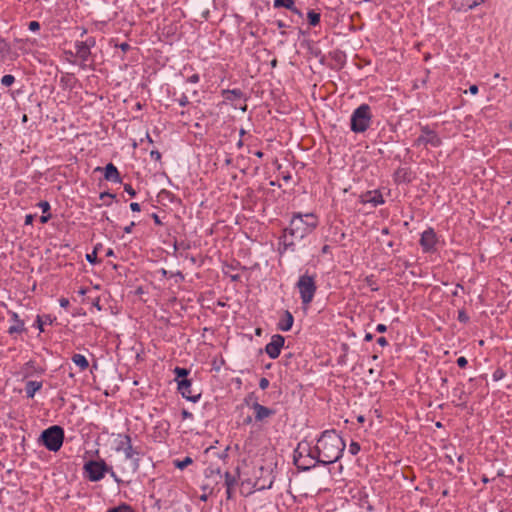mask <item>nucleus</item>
Listing matches in <instances>:
<instances>
[{
	"instance_id": "nucleus-1",
	"label": "nucleus",
	"mask_w": 512,
	"mask_h": 512,
	"mask_svg": "<svg viewBox=\"0 0 512 512\" xmlns=\"http://www.w3.org/2000/svg\"><path fill=\"white\" fill-rule=\"evenodd\" d=\"M318 226V218L313 213H295L290 220V224L283 230L280 237L279 252L295 251V244L304 237L312 233Z\"/></svg>"
},
{
	"instance_id": "nucleus-2",
	"label": "nucleus",
	"mask_w": 512,
	"mask_h": 512,
	"mask_svg": "<svg viewBox=\"0 0 512 512\" xmlns=\"http://www.w3.org/2000/svg\"><path fill=\"white\" fill-rule=\"evenodd\" d=\"M345 446L344 440L335 430H325L315 446L317 462L323 465L335 463L341 458Z\"/></svg>"
},
{
	"instance_id": "nucleus-3",
	"label": "nucleus",
	"mask_w": 512,
	"mask_h": 512,
	"mask_svg": "<svg viewBox=\"0 0 512 512\" xmlns=\"http://www.w3.org/2000/svg\"><path fill=\"white\" fill-rule=\"evenodd\" d=\"M115 450L123 452L125 458L131 460L132 473H136L140 468L141 458L145 455V451L140 445H133L129 434H118Z\"/></svg>"
},
{
	"instance_id": "nucleus-4",
	"label": "nucleus",
	"mask_w": 512,
	"mask_h": 512,
	"mask_svg": "<svg viewBox=\"0 0 512 512\" xmlns=\"http://www.w3.org/2000/svg\"><path fill=\"white\" fill-rule=\"evenodd\" d=\"M293 462L302 471L314 468L316 464H319L315 447L312 448L307 441L299 442L293 453Z\"/></svg>"
},
{
	"instance_id": "nucleus-5",
	"label": "nucleus",
	"mask_w": 512,
	"mask_h": 512,
	"mask_svg": "<svg viewBox=\"0 0 512 512\" xmlns=\"http://www.w3.org/2000/svg\"><path fill=\"white\" fill-rule=\"evenodd\" d=\"M371 122L372 114L370 106L368 104H361L351 115V131L354 133H364L369 129Z\"/></svg>"
},
{
	"instance_id": "nucleus-6",
	"label": "nucleus",
	"mask_w": 512,
	"mask_h": 512,
	"mask_svg": "<svg viewBox=\"0 0 512 512\" xmlns=\"http://www.w3.org/2000/svg\"><path fill=\"white\" fill-rule=\"evenodd\" d=\"M64 429L61 426L53 425L45 429L40 437L41 442L49 451L57 452L63 445Z\"/></svg>"
},
{
	"instance_id": "nucleus-7",
	"label": "nucleus",
	"mask_w": 512,
	"mask_h": 512,
	"mask_svg": "<svg viewBox=\"0 0 512 512\" xmlns=\"http://www.w3.org/2000/svg\"><path fill=\"white\" fill-rule=\"evenodd\" d=\"M296 287L298 288L302 304L305 306L309 305L313 301L317 290L315 276L308 275L307 273L301 275Z\"/></svg>"
},
{
	"instance_id": "nucleus-8",
	"label": "nucleus",
	"mask_w": 512,
	"mask_h": 512,
	"mask_svg": "<svg viewBox=\"0 0 512 512\" xmlns=\"http://www.w3.org/2000/svg\"><path fill=\"white\" fill-rule=\"evenodd\" d=\"M84 470L87 477L92 482H98L104 478L105 473L110 470V466L104 460H90L85 463Z\"/></svg>"
},
{
	"instance_id": "nucleus-9",
	"label": "nucleus",
	"mask_w": 512,
	"mask_h": 512,
	"mask_svg": "<svg viewBox=\"0 0 512 512\" xmlns=\"http://www.w3.org/2000/svg\"><path fill=\"white\" fill-rule=\"evenodd\" d=\"M421 134L414 141V147L428 146L437 148L442 145V139L436 131L432 130L428 125L421 126Z\"/></svg>"
},
{
	"instance_id": "nucleus-10",
	"label": "nucleus",
	"mask_w": 512,
	"mask_h": 512,
	"mask_svg": "<svg viewBox=\"0 0 512 512\" xmlns=\"http://www.w3.org/2000/svg\"><path fill=\"white\" fill-rule=\"evenodd\" d=\"M285 343V338L280 334L271 337V341L265 346V352L271 359H276L281 353Z\"/></svg>"
},
{
	"instance_id": "nucleus-11",
	"label": "nucleus",
	"mask_w": 512,
	"mask_h": 512,
	"mask_svg": "<svg viewBox=\"0 0 512 512\" xmlns=\"http://www.w3.org/2000/svg\"><path fill=\"white\" fill-rule=\"evenodd\" d=\"M260 472H261V476L255 480L253 487L255 488V490H259V491L265 490V489H270L273 485L274 478H275L272 475V471L269 469H265L264 467H261Z\"/></svg>"
},
{
	"instance_id": "nucleus-12",
	"label": "nucleus",
	"mask_w": 512,
	"mask_h": 512,
	"mask_svg": "<svg viewBox=\"0 0 512 512\" xmlns=\"http://www.w3.org/2000/svg\"><path fill=\"white\" fill-rule=\"evenodd\" d=\"M192 382L190 379H181L178 380V391L179 393L191 402H197L201 396L200 393H193L192 391Z\"/></svg>"
},
{
	"instance_id": "nucleus-13",
	"label": "nucleus",
	"mask_w": 512,
	"mask_h": 512,
	"mask_svg": "<svg viewBox=\"0 0 512 512\" xmlns=\"http://www.w3.org/2000/svg\"><path fill=\"white\" fill-rule=\"evenodd\" d=\"M436 244V234L432 228L425 230L420 239V245L424 252L432 251Z\"/></svg>"
},
{
	"instance_id": "nucleus-14",
	"label": "nucleus",
	"mask_w": 512,
	"mask_h": 512,
	"mask_svg": "<svg viewBox=\"0 0 512 512\" xmlns=\"http://www.w3.org/2000/svg\"><path fill=\"white\" fill-rule=\"evenodd\" d=\"M359 201L362 204L370 203L374 207L381 205L384 203V199L380 191L374 190V191H367L360 195Z\"/></svg>"
},
{
	"instance_id": "nucleus-15",
	"label": "nucleus",
	"mask_w": 512,
	"mask_h": 512,
	"mask_svg": "<svg viewBox=\"0 0 512 512\" xmlns=\"http://www.w3.org/2000/svg\"><path fill=\"white\" fill-rule=\"evenodd\" d=\"M251 408L254 410L256 422H262L276 413L274 409L263 406L257 401L252 403Z\"/></svg>"
},
{
	"instance_id": "nucleus-16",
	"label": "nucleus",
	"mask_w": 512,
	"mask_h": 512,
	"mask_svg": "<svg viewBox=\"0 0 512 512\" xmlns=\"http://www.w3.org/2000/svg\"><path fill=\"white\" fill-rule=\"evenodd\" d=\"M95 44L94 39L76 43V55L83 61H87L91 52L90 47Z\"/></svg>"
},
{
	"instance_id": "nucleus-17",
	"label": "nucleus",
	"mask_w": 512,
	"mask_h": 512,
	"mask_svg": "<svg viewBox=\"0 0 512 512\" xmlns=\"http://www.w3.org/2000/svg\"><path fill=\"white\" fill-rule=\"evenodd\" d=\"M104 178L107 181L121 183L122 179L117 167L113 163H108L104 168Z\"/></svg>"
},
{
	"instance_id": "nucleus-18",
	"label": "nucleus",
	"mask_w": 512,
	"mask_h": 512,
	"mask_svg": "<svg viewBox=\"0 0 512 512\" xmlns=\"http://www.w3.org/2000/svg\"><path fill=\"white\" fill-rule=\"evenodd\" d=\"M293 322H294L293 315L290 313V311L285 310V311H283L282 317L277 324V328L280 331H284V332L289 331L292 328Z\"/></svg>"
},
{
	"instance_id": "nucleus-19",
	"label": "nucleus",
	"mask_w": 512,
	"mask_h": 512,
	"mask_svg": "<svg viewBox=\"0 0 512 512\" xmlns=\"http://www.w3.org/2000/svg\"><path fill=\"white\" fill-rule=\"evenodd\" d=\"M485 0H454V8L460 11H468L483 3Z\"/></svg>"
},
{
	"instance_id": "nucleus-20",
	"label": "nucleus",
	"mask_w": 512,
	"mask_h": 512,
	"mask_svg": "<svg viewBox=\"0 0 512 512\" xmlns=\"http://www.w3.org/2000/svg\"><path fill=\"white\" fill-rule=\"evenodd\" d=\"M274 8L284 7L299 17H303V13L295 6V0H274Z\"/></svg>"
},
{
	"instance_id": "nucleus-21",
	"label": "nucleus",
	"mask_w": 512,
	"mask_h": 512,
	"mask_svg": "<svg viewBox=\"0 0 512 512\" xmlns=\"http://www.w3.org/2000/svg\"><path fill=\"white\" fill-rule=\"evenodd\" d=\"M225 487H226V497L228 500L233 498V490L235 485L237 484L236 476L232 475L230 472H226L225 475Z\"/></svg>"
},
{
	"instance_id": "nucleus-22",
	"label": "nucleus",
	"mask_w": 512,
	"mask_h": 512,
	"mask_svg": "<svg viewBox=\"0 0 512 512\" xmlns=\"http://www.w3.org/2000/svg\"><path fill=\"white\" fill-rule=\"evenodd\" d=\"M395 182L409 183L411 182V171L408 168H398L394 174Z\"/></svg>"
},
{
	"instance_id": "nucleus-23",
	"label": "nucleus",
	"mask_w": 512,
	"mask_h": 512,
	"mask_svg": "<svg viewBox=\"0 0 512 512\" xmlns=\"http://www.w3.org/2000/svg\"><path fill=\"white\" fill-rule=\"evenodd\" d=\"M42 388L41 381L30 380L25 385V393L27 398H33L35 393Z\"/></svg>"
},
{
	"instance_id": "nucleus-24",
	"label": "nucleus",
	"mask_w": 512,
	"mask_h": 512,
	"mask_svg": "<svg viewBox=\"0 0 512 512\" xmlns=\"http://www.w3.org/2000/svg\"><path fill=\"white\" fill-rule=\"evenodd\" d=\"M12 319L14 320V325L10 326L9 329H8V333L9 334H14V333H21L24 331V321H22L21 319H19V316L17 313H13L12 314Z\"/></svg>"
},
{
	"instance_id": "nucleus-25",
	"label": "nucleus",
	"mask_w": 512,
	"mask_h": 512,
	"mask_svg": "<svg viewBox=\"0 0 512 512\" xmlns=\"http://www.w3.org/2000/svg\"><path fill=\"white\" fill-rule=\"evenodd\" d=\"M222 96L225 100L233 101L244 97V93L240 89H225L222 90Z\"/></svg>"
},
{
	"instance_id": "nucleus-26",
	"label": "nucleus",
	"mask_w": 512,
	"mask_h": 512,
	"mask_svg": "<svg viewBox=\"0 0 512 512\" xmlns=\"http://www.w3.org/2000/svg\"><path fill=\"white\" fill-rule=\"evenodd\" d=\"M71 359L79 367L80 371H85L89 367L88 360L82 354H74Z\"/></svg>"
},
{
	"instance_id": "nucleus-27",
	"label": "nucleus",
	"mask_w": 512,
	"mask_h": 512,
	"mask_svg": "<svg viewBox=\"0 0 512 512\" xmlns=\"http://www.w3.org/2000/svg\"><path fill=\"white\" fill-rule=\"evenodd\" d=\"M11 52V47L4 39H0V61H4Z\"/></svg>"
},
{
	"instance_id": "nucleus-28",
	"label": "nucleus",
	"mask_w": 512,
	"mask_h": 512,
	"mask_svg": "<svg viewBox=\"0 0 512 512\" xmlns=\"http://www.w3.org/2000/svg\"><path fill=\"white\" fill-rule=\"evenodd\" d=\"M308 23L311 26H317L320 23V13L310 10L307 13Z\"/></svg>"
},
{
	"instance_id": "nucleus-29",
	"label": "nucleus",
	"mask_w": 512,
	"mask_h": 512,
	"mask_svg": "<svg viewBox=\"0 0 512 512\" xmlns=\"http://www.w3.org/2000/svg\"><path fill=\"white\" fill-rule=\"evenodd\" d=\"M174 374L176 375L175 381L178 382V380L181 379H188L187 376L190 374V370L182 367H175Z\"/></svg>"
},
{
	"instance_id": "nucleus-30",
	"label": "nucleus",
	"mask_w": 512,
	"mask_h": 512,
	"mask_svg": "<svg viewBox=\"0 0 512 512\" xmlns=\"http://www.w3.org/2000/svg\"><path fill=\"white\" fill-rule=\"evenodd\" d=\"M193 463V459L189 456L185 457L183 460H174L173 464L176 468L183 470L187 466Z\"/></svg>"
},
{
	"instance_id": "nucleus-31",
	"label": "nucleus",
	"mask_w": 512,
	"mask_h": 512,
	"mask_svg": "<svg viewBox=\"0 0 512 512\" xmlns=\"http://www.w3.org/2000/svg\"><path fill=\"white\" fill-rule=\"evenodd\" d=\"M106 512H134V510L127 504H121L117 507L108 509Z\"/></svg>"
},
{
	"instance_id": "nucleus-32",
	"label": "nucleus",
	"mask_w": 512,
	"mask_h": 512,
	"mask_svg": "<svg viewBox=\"0 0 512 512\" xmlns=\"http://www.w3.org/2000/svg\"><path fill=\"white\" fill-rule=\"evenodd\" d=\"M365 283L371 288V291L379 290V286H378L376 280L374 279L373 275L367 276L365 278Z\"/></svg>"
},
{
	"instance_id": "nucleus-33",
	"label": "nucleus",
	"mask_w": 512,
	"mask_h": 512,
	"mask_svg": "<svg viewBox=\"0 0 512 512\" xmlns=\"http://www.w3.org/2000/svg\"><path fill=\"white\" fill-rule=\"evenodd\" d=\"M191 248V245L189 242L187 241H180V242H177L175 241L174 242V249L175 250H189Z\"/></svg>"
},
{
	"instance_id": "nucleus-34",
	"label": "nucleus",
	"mask_w": 512,
	"mask_h": 512,
	"mask_svg": "<svg viewBox=\"0 0 512 512\" xmlns=\"http://www.w3.org/2000/svg\"><path fill=\"white\" fill-rule=\"evenodd\" d=\"M15 82V77L11 74L4 75L1 79V83L4 86H11Z\"/></svg>"
},
{
	"instance_id": "nucleus-35",
	"label": "nucleus",
	"mask_w": 512,
	"mask_h": 512,
	"mask_svg": "<svg viewBox=\"0 0 512 512\" xmlns=\"http://www.w3.org/2000/svg\"><path fill=\"white\" fill-rule=\"evenodd\" d=\"M86 260L91 264L97 263V247L93 250L92 253L86 255Z\"/></svg>"
},
{
	"instance_id": "nucleus-36",
	"label": "nucleus",
	"mask_w": 512,
	"mask_h": 512,
	"mask_svg": "<svg viewBox=\"0 0 512 512\" xmlns=\"http://www.w3.org/2000/svg\"><path fill=\"white\" fill-rule=\"evenodd\" d=\"M359 451H360L359 443L352 441L351 444L349 445V452L352 455H356V454H358Z\"/></svg>"
},
{
	"instance_id": "nucleus-37",
	"label": "nucleus",
	"mask_w": 512,
	"mask_h": 512,
	"mask_svg": "<svg viewBox=\"0 0 512 512\" xmlns=\"http://www.w3.org/2000/svg\"><path fill=\"white\" fill-rule=\"evenodd\" d=\"M38 206L41 208L43 214L48 213L50 210V204L47 201L39 202Z\"/></svg>"
},
{
	"instance_id": "nucleus-38",
	"label": "nucleus",
	"mask_w": 512,
	"mask_h": 512,
	"mask_svg": "<svg viewBox=\"0 0 512 512\" xmlns=\"http://www.w3.org/2000/svg\"><path fill=\"white\" fill-rule=\"evenodd\" d=\"M504 376H505V372L500 368L495 370V372L493 373V379L495 381L501 380Z\"/></svg>"
},
{
	"instance_id": "nucleus-39",
	"label": "nucleus",
	"mask_w": 512,
	"mask_h": 512,
	"mask_svg": "<svg viewBox=\"0 0 512 512\" xmlns=\"http://www.w3.org/2000/svg\"><path fill=\"white\" fill-rule=\"evenodd\" d=\"M244 401L247 405H252L253 402L257 401V397L254 393H250L245 397Z\"/></svg>"
},
{
	"instance_id": "nucleus-40",
	"label": "nucleus",
	"mask_w": 512,
	"mask_h": 512,
	"mask_svg": "<svg viewBox=\"0 0 512 512\" xmlns=\"http://www.w3.org/2000/svg\"><path fill=\"white\" fill-rule=\"evenodd\" d=\"M458 320L463 323H466L469 320V317L464 310H460L458 312Z\"/></svg>"
},
{
	"instance_id": "nucleus-41",
	"label": "nucleus",
	"mask_w": 512,
	"mask_h": 512,
	"mask_svg": "<svg viewBox=\"0 0 512 512\" xmlns=\"http://www.w3.org/2000/svg\"><path fill=\"white\" fill-rule=\"evenodd\" d=\"M178 103L180 106H187L190 102H189V99L188 97L186 96V94H182L181 97L178 99Z\"/></svg>"
},
{
	"instance_id": "nucleus-42",
	"label": "nucleus",
	"mask_w": 512,
	"mask_h": 512,
	"mask_svg": "<svg viewBox=\"0 0 512 512\" xmlns=\"http://www.w3.org/2000/svg\"><path fill=\"white\" fill-rule=\"evenodd\" d=\"M29 30L36 32L40 30V23L38 21H31L28 25Z\"/></svg>"
},
{
	"instance_id": "nucleus-43",
	"label": "nucleus",
	"mask_w": 512,
	"mask_h": 512,
	"mask_svg": "<svg viewBox=\"0 0 512 512\" xmlns=\"http://www.w3.org/2000/svg\"><path fill=\"white\" fill-rule=\"evenodd\" d=\"M269 386V380L265 377H262L260 380H259V387L262 389V390H265L267 389Z\"/></svg>"
},
{
	"instance_id": "nucleus-44",
	"label": "nucleus",
	"mask_w": 512,
	"mask_h": 512,
	"mask_svg": "<svg viewBox=\"0 0 512 512\" xmlns=\"http://www.w3.org/2000/svg\"><path fill=\"white\" fill-rule=\"evenodd\" d=\"M124 190L127 192L131 197H134L136 195V191L130 184H124Z\"/></svg>"
},
{
	"instance_id": "nucleus-45",
	"label": "nucleus",
	"mask_w": 512,
	"mask_h": 512,
	"mask_svg": "<svg viewBox=\"0 0 512 512\" xmlns=\"http://www.w3.org/2000/svg\"><path fill=\"white\" fill-rule=\"evenodd\" d=\"M468 364V361L465 357L461 356L457 359V365L460 367V368H465Z\"/></svg>"
},
{
	"instance_id": "nucleus-46",
	"label": "nucleus",
	"mask_w": 512,
	"mask_h": 512,
	"mask_svg": "<svg viewBox=\"0 0 512 512\" xmlns=\"http://www.w3.org/2000/svg\"><path fill=\"white\" fill-rule=\"evenodd\" d=\"M150 156L152 159H154L155 161H160L161 160V153L158 151V150H152L150 152Z\"/></svg>"
},
{
	"instance_id": "nucleus-47",
	"label": "nucleus",
	"mask_w": 512,
	"mask_h": 512,
	"mask_svg": "<svg viewBox=\"0 0 512 512\" xmlns=\"http://www.w3.org/2000/svg\"><path fill=\"white\" fill-rule=\"evenodd\" d=\"M106 473H109L110 476L119 484L122 482V480L116 475V473L113 471V468L110 466V470Z\"/></svg>"
},
{
	"instance_id": "nucleus-48",
	"label": "nucleus",
	"mask_w": 512,
	"mask_h": 512,
	"mask_svg": "<svg viewBox=\"0 0 512 512\" xmlns=\"http://www.w3.org/2000/svg\"><path fill=\"white\" fill-rule=\"evenodd\" d=\"M115 197H116V195H115V194H112V193H110V192H102V193L100 194V199H101V200H104L105 198L114 199Z\"/></svg>"
},
{
	"instance_id": "nucleus-49",
	"label": "nucleus",
	"mask_w": 512,
	"mask_h": 512,
	"mask_svg": "<svg viewBox=\"0 0 512 512\" xmlns=\"http://www.w3.org/2000/svg\"><path fill=\"white\" fill-rule=\"evenodd\" d=\"M130 209L133 211V212H139L141 210V207H140V204L137 203V202H132L130 204Z\"/></svg>"
},
{
	"instance_id": "nucleus-50",
	"label": "nucleus",
	"mask_w": 512,
	"mask_h": 512,
	"mask_svg": "<svg viewBox=\"0 0 512 512\" xmlns=\"http://www.w3.org/2000/svg\"><path fill=\"white\" fill-rule=\"evenodd\" d=\"M199 80H200V77H199V75H198V74H193V75H191V76L187 79V81H188V82H190V83H197V82H199Z\"/></svg>"
},
{
	"instance_id": "nucleus-51",
	"label": "nucleus",
	"mask_w": 512,
	"mask_h": 512,
	"mask_svg": "<svg viewBox=\"0 0 512 512\" xmlns=\"http://www.w3.org/2000/svg\"><path fill=\"white\" fill-rule=\"evenodd\" d=\"M60 306L63 308H67L70 305L69 299L67 298H61L59 300Z\"/></svg>"
},
{
	"instance_id": "nucleus-52",
	"label": "nucleus",
	"mask_w": 512,
	"mask_h": 512,
	"mask_svg": "<svg viewBox=\"0 0 512 512\" xmlns=\"http://www.w3.org/2000/svg\"><path fill=\"white\" fill-rule=\"evenodd\" d=\"M376 331H377L378 333H384V332H386V331H387V326H386L385 324H378V325L376 326Z\"/></svg>"
},
{
	"instance_id": "nucleus-53",
	"label": "nucleus",
	"mask_w": 512,
	"mask_h": 512,
	"mask_svg": "<svg viewBox=\"0 0 512 512\" xmlns=\"http://www.w3.org/2000/svg\"><path fill=\"white\" fill-rule=\"evenodd\" d=\"M181 415H182L183 419H188V418H192L193 417V414L191 412H189L188 410H186V409L182 410Z\"/></svg>"
},
{
	"instance_id": "nucleus-54",
	"label": "nucleus",
	"mask_w": 512,
	"mask_h": 512,
	"mask_svg": "<svg viewBox=\"0 0 512 512\" xmlns=\"http://www.w3.org/2000/svg\"><path fill=\"white\" fill-rule=\"evenodd\" d=\"M377 343H378L380 346H382V347H385V346H387V345H388V341H387V339H386L385 337H379V338L377 339Z\"/></svg>"
},
{
	"instance_id": "nucleus-55",
	"label": "nucleus",
	"mask_w": 512,
	"mask_h": 512,
	"mask_svg": "<svg viewBox=\"0 0 512 512\" xmlns=\"http://www.w3.org/2000/svg\"><path fill=\"white\" fill-rule=\"evenodd\" d=\"M134 226H135V222L134 221L130 222L129 225L124 227V232L127 234L131 233Z\"/></svg>"
},
{
	"instance_id": "nucleus-56",
	"label": "nucleus",
	"mask_w": 512,
	"mask_h": 512,
	"mask_svg": "<svg viewBox=\"0 0 512 512\" xmlns=\"http://www.w3.org/2000/svg\"><path fill=\"white\" fill-rule=\"evenodd\" d=\"M51 218V214L50 213H47V214H43L41 217H40V222L41 223H47Z\"/></svg>"
},
{
	"instance_id": "nucleus-57",
	"label": "nucleus",
	"mask_w": 512,
	"mask_h": 512,
	"mask_svg": "<svg viewBox=\"0 0 512 512\" xmlns=\"http://www.w3.org/2000/svg\"><path fill=\"white\" fill-rule=\"evenodd\" d=\"M34 216L32 214H28L25 216V225H31L33 223Z\"/></svg>"
},
{
	"instance_id": "nucleus-58",
	"label": "nucleus",
	"mask_w": 512,
	"mask_h": 512,
	"mask_svg": "<svg viewBox=\"0 0 512 512\" xmlns=\"http://www.w3.org/2000/svg\"><path fill=\"white\" fill-rule=\"evenodd\" d=\"M152 218H153V220H154L156 225H162V222H161L159 216L156 213L152 214Z\"/></svg>"
},
{
	"instance_id": "nucleus-59",
	"label": "nucleus",
	"mask_w": 512,
	"mask_h": 512,
	"mask_svg": "<svg viewBox=\"0 0 512 512\" xmlns=\"http://www.w3.org/2000/svg\"><path fill=\"white\" fill-rule=\"evenodd\" d=\"M469 92L473 95L477 94L478 93V86L477 85H471L469 87Z\"/></svg>"
},
{
	"instance_id": "nucleus-60",
	"label": "nucleus",
	"mask_w": 512,
	"mask_h": 512,
	"mask_svg": "<svg viewBox=\"0 0 512 512\" xmlns=\"http://www.w3.org/2000/svg\"><path fill=\"white\" fill-rule=\"evenodd\" d=\"M37 323H38V328H39V330H40L41 332H42V331H44V329H43V324H44V322L42 321V318H41L40 316H38V317H37Z\"/></svg>"
},
{
	"instance_id": "nucleus-61",
	"label": "nucleus",
	"mask_w": 512,
	"mask_h": 512,
	"mask_svg": "<svg viewBox=\"0 0 512 512\" xmlns=\"http://www.w3.org/2000/svg\"><path fill=\"white\" fill-rule=\"evenodd\" d=\"M120 48H121L122 51L125 52V51H128L130 49V45L128 43L124 42V43L120 44Z\"/></svg>"
},
{
	"instance_id": "nucleus-62",
	"label": "nucleus",
	"mask_w": 512,
	"mask_h": 512,
	"mask_svg": "<svg viewBox=\"0 0 512 512\" xmlns=\"http://www.w3.org/2000/svg\"><path fill=\"white\" fill-rule=\"evenodd\" d=\"M459 289L463 290V286H462L461 284H459V283H458V284L456 285V289H455V291H453V292H452V295H453V296H458V294H459V293H458V290H459Z\"/></svg>"
},
{
	"instance_id": "nucleus-63",
	"label": "nucleus",
	"mask_w": 512,
	"mask_h": 512,
	"mask_svg": "<svg viewBox=\"0 0 512 512\" xmlns=\"http://www.w3.org/2000/svg\"><path fill=\"white\" fill-rule=\"evenodd\" d=\"M276 25H277V27H278L279 29H283V28H286V27H287V25H286L283 21H281V20H278V21L276 22Z\"/></svg>"
},
{
	"instance_id": "nucleus-64",
	"label": "nucleus",
	"mask_w": 512,
	"mask_h": 512,
	"mask_svg": "<svg viewBox=\"0 0 512 512\" xmlns=\"http://www.w3.org/2000/svg\"><path fill=\"white\" fill-rule=\"evenodd\" d=\"M373 339V335L371 333H366L365 334V337H364V340L369 342V341H372Z\"/></svg>"
}]
</instances>
